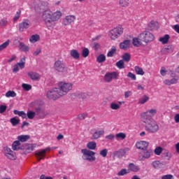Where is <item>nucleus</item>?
Wrapping results in <instances>:
<instances>
[{
  "instance_id": "f257e3e1",
  "label": "nucleus",
  "mask_w": 179,
  "mask_h": 179,
  "mask_svg": "<svg viewBox=\"0 0 179 179\" xmlns=\"http://www.w3.org/2000/svg\"><path fill=\"white\" fill-rule=\"evenodd\" d=\"M62 17V13L59 10L52 13L51 10H45L42 15V20L45 22V24L48 29H54L55 27V22H58Z\"/></svg>"
},
{
  "instance_id": "f03ea898",
  "label": "nucleus",
  "mask_w": 179,
  "mask_h": 179,
  "mask_svg": "<svg viewBox=\"0 0 179 179\" xmlns=\"http://www.w3.org/2000/svg\"><path fill=\"white\" fill-rule=\"evenodd\" d=\"M144 124H145V129L147 132L150 134H156L159 131V124L153 119H148L143 120Z\"/></svg>"
},
{
  "instance_id": "7ed1b4c3",
  "label": "nucleus",
  "mask_w": 179,
  "mask_h": 179,
  "mask_svg": "<svg viewBox=\"0 0 179 179\" xmlns=\"http://www.w3.org/2000/svg\"><path fill=\"white\" fill-rule=\"evenodd\" d=\"M57 89H59V94L62 96H66L73 89V84L72 83L59 82Z\"/></svg>"
},
{
  "instance_id": "20e7f679",
  "label": "nucleus",
  "mask_w": 179,
  "mask_h": 179,
  "mask_svg": "<svg viewBox=\"0 0 179 179\" xmlns=\"http://www.w3.org/2000/svg\"><path fill=\"white\" fill-rule=\"evenodd\" d=\"M30 6L34 8L35 10H45L48 9V2L40 1V0H32L29 3Z\"/></svg>"
},
{
  "instance_id": "39448f33",
  "label": "nucleus",
  "mask_w": 179,
  "mask_h": 179,
  "mask_svg": "<svg viewBox=\"0 0 179 179\" xmlns=\"http://www.w3.org/2000/svg\"><path fill=\"white\" fill-rule=\"evenodd\" d=\"M138 38L141 41L148 44V43H152V41H154L155 35L149 31H144L138 35Z\"/></svg>"
},
{
  "instance_id": "423d86ee",
  "label": "nucleus",
  "mask_w": 179,
  "mask_h": 179,
  "mask_svg": "<svg viewBox=\"0 0 179 179\" xmlns=\"http://www.w3.org/2000/svg\"><path fill=\"white\" fill-rule=\"evenodd\" d=\"M53 68L55 71L59 73H64V72H66V65L62 60H57L55 62Z\"/></svg>"
},
{
  "instance_id": "0eeeda50",
  "label": "nucleus",
  "mask_w": 179,
  "mask_h": 179,
  "mask_svg": "<svg viewBox=\"0 0 179 179\" xmlns=\"http://www.w3.org/2000/svg\"><path fill=\"white\" fill-rule=\"evenodd\" d=\"M122 33H124V28L122 27H117L110 31L109 37H110L111 40H117Z\"/></svg>"
},
{
  "instance_id": "6e6552de",
  "label": "nucleus",
  "mask_w": 179,
  "mask_h": 179,
  "mask_svg": "<svg viewBox=\"0 0 179 179\" xmlns=\"http://www.w3.org/2000/svg\"><path fill=\"white\" fill-rule=\"evenodd\" d=\"M81 152L83 155V159L84 160H88V162H94V160H96V157H94L96 152L87 149H83Z\"/></svg>"
},
{
  "instance_id": "1a4fd4ad",
  "label": "nucleus",
  "mask_w": 179,
  "mask_h": 179,
  "mask_svg": "<svg viewBox=\"0 0 179 179\" xmlns=\"http://www.w3.org/2000/svg\"><path fill=\"white\" fill-rule=\"evenodd\" d=\"M47 97L50 99V100H57V99H59V97H62V96L59 94V90L57 87L48 91Z\"/></svg>"
},
{
  "instance_id": "9d476101",
  "label": "nucleus",
  "mask_w": 179,
  "mask_h": 179,
  "mask_svg": "<svg viewBox=\"0 0 179 179\" xmlns=\"http://www.w3.org/2000/svg\"><path fill=\"white\" fill-rule=\"evenodd\" d=\"M103 79L107 83H110L113 80L118 79V73L117 71L108 72L105 74Z\"/></svg>"
},
{
  "instance_id": "9b49d317",
  "label": "nucleus",
  "mask_w": 179,
  "mask_h": 179,
  "mask_svg": "<svg viewBox=\"0 0 179 179\" xmlns=\"http://www.w3.org/2000/svg\"><path fill=\"white\" fill-rule=\"evenodd\" d=\"M157 113V110L156 109H151L148 110L146 112L143 113L141 115L143 121H145L146 120H153L152 117H155Z\"/></svg>"
},
{
  "instance_id": "f8f14e48",
  "label": "nucleus",
  "mask_w": 179,
  "mask_h": 179,
  "mask_svg": "<svg viewBox=\"0 0 179 179\" xmlns=\"http://www.w3.org/2000/svg\"><path fill=\"white\" fill-rule=\"evenodd\" d=\"M75 20H76V16L73 15H69L63 18L62 24L63 26H69V24H72V23H74Z\"/></svg>"
},
{
  "instance_id": "ddd939ff",
  "label": "nucleus",
  "mask_w": 179,
  "mask_h": 179,
  "mask_svg": "<svg viewBox=\"0 0 179 179\" xmlns=\"http://www.w3.org/2000/svg\"><path fill=\"white\" fill-rule=\"evenodd\" d=\"M152 155L153 150H148V148H146L140 152L139 159L140 160H145V159H149Z\"/></svg>"
},
{
  "instance_id": "4468645a",
  "label": "nucleus",
  "mask_w": 179,
  "mask_h": 179,
  "mask_svg": "<svg viewBox=\"0 0 179 179\" xmlns=\"http://www.w3.org/2000/svg\"><path fill=\"white\" fill-rule=\"evenodd\" d=\"M30 27V21L28 20H24L19 24V30L22 32L24 30H27Z\"/></svg>"
},
{
  "instance_id": "2eb2a0df",
  "label": "nucleus",
  "mask_w": 179,
  "mask_h": 179,
  "mask_svg": "<svg viewBox=\"0 0 179 179\" xmlns=\"http://www.w3.org/2000/svg\"><path fill=\"white\" fill-rule=\"evenodd\" d=\"M148 146H149V143L147 141H138L136 143V148L137 149H140L142 151L148 149Z\"/></svg>"
},
{
  "instance_id": "dca6fc26",
  "label": "nucleus",
  "mask_w": 179,
  "mask_h": 179,
  "mask_svg": "<svg viewBox=\"0 0 179 179\" xmlns=\"http://www.w3.org/2000/svg\"><path fill=\"white\" fill-rule=\"evenodd\" d=\"M179 77L176 76L175 78H173L172 79H166L164 80V85H166V86H171V85H177L178 83Z\"/></svg>"
},
{
  "instance_id": "f3484780",
  "label": "nucleus",
  "mask_w": 179,
  "mask_h": 179,
  "mask_svg": "<svg viewBox=\"0 0 179 179\" xmlns=\"http://www.w3.org/2000/svg\"><path fill=\"white\" fill-rule=\"evenodd\" d=\"M36 114L39 117V118L43 119L45 118L47 116V114L45 113V110L44 109H42L41 108H35Z\"/></svg>"
},
{
  "instance_id": "a211bd4d",
  "label": "nucleus",
  "mask_w": 179,
  "mask_h": 179,
  "mask_svg": "<svg viewBox=\"0 0 179 179\" xmlns=\"http://www.w3.org/2000/svg\"><path fill=\"white\" fill-rule=\"evenodd\" d=\"M131 47V41L129 40H124L123 42L120 43V48L121 50H124L127 51Z\"/></svg>"
},
{
  "instance_id": "6ab92c4d",
  "label": "nucleus",
  "mask_w": 179,
  "mask_h": 179,
  "mask_svg": "<svg viewBox=\"0 0 179 179\" xmlns=\"http://www.w3.org/2000/svg\"><path fill=\"white\" fill-rule=\"evenodd\" d=\"M35 156L37 158L38 162H41L43 159H45V152L43 150L35 152Z\"/></svg>"
},
{
  "instance_id": "aec40b11",
  "label": "nucleus",
  "mask_w": 179,
  "mask_h": 179,
  "mask_svg": "<svg viewBox=\"0 0 179 179\" xmlns=\"http://www.w3.org/2000/svg\"><path fill=\"white\" fill-rule=\"evenodd\" d=\"M28 76L31 79V80H38L41 76L38 73H36L34 71H29L28 72Z\"/></svg>"
},
{
  "instance_id": "412c9836",
  "label": "nucleus",
  "mask_w": 179,
  "mask_h": 179,
  "mask_svg": "<svg viewBox=\"0 0 179 179\" xmlns=\"http://www.w3.org/2000/svg\"><path fill=\"white\" fill-rule=\"evenodd\" d=\"M127 152H129V148L120 149L118 151H116L115 155L117 157H124L127 155Z\"/></svg>"
},
{
  "instance_id": "4be33fe9",
  "label": "nucleus",
  "mask_w": 179,
  "mask_h": 179,
  "mask_svg": "<svg viewBox=\"0 0 179 179\" xmlns=\"http://www.w3.org/2000/svg\"><path fill=\"white\" fill-rule=\"evenodd\" d=\"M101 135H104V130H101V131H95L92 137H91V139L92 141H95L96 139H99V138H100L101 136Z\"/></svg>"
},
{
  "instance_id": "5701e85b",
  "label": "nucleus",
  "mask_w": 179,
  "mask_h": 179,
  "mask_svg": "<svg viewBox=\"0 0 179 179\" xmlns=\"http://www.w3.org/2000/svg\"><path fill=\"white\" fill-rule=\"evenodd\" d=\"M70 55L74 59H79L80 55L79 54V52L77 50L73 49L70 51Z\"/></svg>"
},
{
  "instance_id": "b1692460",
  "label": "nucleus",
  "mask_w": 179,
  "mask_h": 179,
  "mask_svg": "<svg viewBox=\"0 0 179 179\" xmlns=\"http://www.w3.org/2000/svg\"><path fill=\"white\" fill-rule=\"evenodd\" d=\"M148 30H157L158 27H157V22H155V21H151L148 25Z\"/></svg>"
},
{
  "instance_id": "393cba45",
  "label": "nucleus",
  "mask_w": 179,
  "mask_h": 179,
  "mask_svg": "<svg viewBox=\"0 0 179 179\" xmlns=\"http://www.w3.org/2000/svg\"><path fill=\"white\" fill-rule=\"evenodd\" d=\"M19 48L21 50V51H23V52H27L30 50V47H29V45H24L23 42L20 43Z\"/></svg>"
},
{
  "instance_id": "a878e982",
  "label": "nucleus",
  "mask_w": 179,
  "mask_h": 179,
  "mask_svg": "<svg viewBox=\"0 0 179 179\" xmlns=\"http://www.w3.org/2000/svg\"><path fill=\"white\" fill-rule=\"evenodd\" d=\"M121 104H122L121 101H119V103H117L115 102H111L110 105V108H111V110H120Z\"/></svg>"
},
{
  "instance_id": "bb28decb",
  "label": "nucleus",
  "mask_w": 179,
  "mask_h": 179,
  "mask_svg": "<svg viewBox=\"0 0 179 179\" xmlns=\"http://www.w3.org/2000/svg\"><path fill=\"white\" fill-rule=\"evenodd\" d=\"M129 170L134 173H138L140 169L139 166L135 165L134 163H131L129 164Z\"/></svg>"
},
{
  "instance_id": "cd10ccee",
  "label": "nucleus",
  "mask_w": 179,
  "mask_h": 179,
  "mask_svg": "<svg viewBox=\"0 0 179 179\" xmlns=\"http://www.w3.org/2000/svg\"><path fill=\"white\" fill-rule=\"evenodd\" d=\"M30 43L34 44V43H37V41H40V35L34 34L30 36L29 38Z\"/></svg>"
},
{
  "instance_id": "c85d7f7f",
  "label": "nucleus",
  "mask_w": 179,
  "mask_h": 179,
  "mask_svg": "<svg viewBox=\"0 0 179 179\" xmlns=\"http://www.w3.org/2000/svg\"><path fill=\"white\" fill-rule=\"evenodd\" d=\"M119 6L120 8H128L129 6V0H120Z\"/></svg>"
},
{
  "instance_id": "c756f323",
  "label": "nucleus",
  "mask_w": 179,
  "mask_h": 179,
  "mask_svg": "<svg viewBox=\"0 0 179 179\" xmlns=\"http://www.w3.org/2000/svg\"><path fill=\"white\" fill-rule=\"evenodd\" d=\"M127 138V134L125 133H118L115 134V139L116 141H124Z\"/></svg>"
},
{
  "instance_id": "7c9ffc66",
  "label": "nucleus",
  "mask_w": 179,
  "mask_h": 179,
  "mask_svg": "<svg viewBox=\"0 0 179 179\" xmlns=\"http://www.w3.org/2000/svg\"><path fill=\"white\" fill-rule=\"evenodd\" d=\"M169 40H170V35L166 34L164 35V37L159 38V41H160V43H162V44H167Z\"/></svg>"
},
{
  "instance_id": "2f4dec72",
  "label": "nucleus",
  "mask_w": 179,
  "mask_h": 179,
  "mask_svg": "<svg viewBox=\"0 0 179 179\" xmlns=\"http://www.w3.org/2000/svg\"><path fill=\"white\" fill-rule=\"evenodd\" d=\"M16 64L20 68V69H24V65H26V57L21 58L20 62Z\"/></svg>"
},
{
  "instance_id": "473e14b6",
  "label": "nucleus",
  "mask_w": 179,
  "mask_h": 179,
  "mask_svg": "<svg viewBox=\"0 0 179 179\" xmlns=\"http://www.w3.org/2000/svg\"><path fill=\"white\" fill-rule=\"evenodd\" d=\"M17 139L20 142H27L30 139V136L29 135H20L18 136Z\"/></svg>"
},
{
  "instance_id": "72a5a7b5",
  "label": "nucleus",
  "mask_w": 179,
  "mask_h": 179,
  "mask_svg": "<svg viewBox=\"0 0 179 179\" xmlns=\"http://www.w3.org/2000/svg\"><path fill=\"white\" fill-rule=\"evenodd\" d=\"M14 114L15 115H18L19 117H22L23 119H25V120L27 119V114L23 110L19 111L17 110H14Z\"/></svg>"
},
{
  "instance_id": "f704fd0d",
  "label": "nucleus",
  "mask_w": 179,
  "mask_h": 179,
  "mask_svg": "<svg viewBox=\"0 0 179 179\" xmlns=\"http://www.w3.org/2000/svg\"><path fill=\"white\" fill-rule=\"evenodd\" d=\"M87 148L90 150H94L97 148V144L94 141H90L87 144Z\"/></svg>"
},
{
  "instance_id": "c9c22d12",
  "label": "nucleus",
  "mask_w": 179,
  "mask_h": 179,
  "mask_svg": "<svg viewBox=\"0 0 179 179\" xmlns=\"http://www.w3.org/2000/svg\"><path fill=\"white\" fill-rule=\"evenodd\" d=\"M135 72L137 75H145V71H143V69L138 66H136L135 68Z\"/></svg>"
},
{
  "instance_id": "e433bc0d",
  "label": "nucleus",
  "mask_w": 179,
  "mask_h": 179,
  "mask_svg": "<svg viewBox=\"0 0 179 179\" xmlns=\"http://www.w3.org/2000/svg\"><path fill=\"white\" fill-rule=\"evenodd\" d=\"M19 146H20V141H14L12 145L13 150H19L20 149Z\"/></svg>"
},
{
  "instance_id": "4c0bfd02",
  "label": "nucleus",
  "mask_w": 179,
  "mask_h": 179,
  "mask_svg": "<svg viewBox=\"0 0 179 179\" xmlns=\"http://www.w3.org/2000/svg\"><path fill=\"white\" fill-rule=\"evenodd\" d=\"M116 66L118 68V69H124L125 64H124V60H120L117 62Z\"/></svg>"
},
{
  "instance_id": "58836bf2",
  "label": "nucleus",
  "mask_w": 179,
  "mask_h": 179,
  "mask_svg": "<svg viewBox=\"0 0 179 179\" xmlns=\"http://www.w3.org/2000/svg\"><path fill=\"white\" fill-rule=\"evenodd\" d=\"M152 164L155 169H162V167H163V164H162L160 161H155Z\"/></svg>"
},
{
  "instance_id": "ea45409f",
  "label": "nucleus",
  "mask_w": 179,
  "mask_h": 179,
  "mask_svg": "<svg viewBox=\"0 0 179 179\" xmlns=\"http://www.w3.org/2000/svg\"><path fill=\"white\" fill-rule=\"evenodd\" d=\"M97 62L99 64H101V62H104L106 61V55L103 54L99 55L96 58Z\"/></svg>"
},
{
  "instance_id": "a19ab883",
  "label": "nucleus",
  "mask_w": 179,
  "mask_h": 179,
  "mask_svg": "<svg viewBox=\"0 0 179 179\" xmlns=\"http://www.w3.org/2000/svg\"><path fill=\"white\" fill-rule=\"evenodd\" d=\"M117 52V48L115 46H113L110 50L107 53V57H114V53Z\"/></svg>"
},
{
  "instance_id": "79ce46f5",
  "label": "nucleus",
  "mask_w": 179,
  "mask_h": 179,
  "mask_svg": "<svg viewBox=\"0 0 179 179\" xmlns=\"http://www.w3.org/2000/svg\"><path fill=\"white\" fill-rule=\"evenodd\" d=\"M27 117L29 120H33L34 117H36V112H33L31 110H28L27 113Z\"/></svg>"
},
{
  "instance_id": "37998d69",
  "label": "nucleus",
  "mask_w": 179,
  "mask_h": 179,
  "mask_svg": "<svg viewBox=\"0 0 179 179\" xmlns=\"http://www.w3.org/2000/svg\"><path fill=\"white\" fill-rule=\"evenodd\" d=\"M10 122L12 124L13 127H16V125L19 124V122H20V120L17 119L16 117H12L10 120Z\"/></svg>"
},
{
  "instance_id": "c03bdc74",
  "label": "nucleus",
  "mask_w": 179,
  "mask_h": 179,
  "mask_svg": "<svg viewBox=\"0 0 179 179\" xmlns=\"http://www.w3.org/2000/svg\"><path fill=\"white\" fill-rule=\"evenodd\" d=\"M139 40H141V39H139L138 38H133L132 44H133V45H134V47H139V45H141V44H142V43Z\"/></svg>"
},
{
  "instance_id": "a18cd8bd",
  "label": "nucleus",
  "mask_w": 179,
  "mask_h": 179,
  "mask_svg": "<svg viewBox=\"0 0 179 179\" xmlns=\"http://www.w3.org/2000/svg\"><path fill=\"white\" fill-rule=\"evenodd\" d=\"M89 54H90V51H89L87 48H85L82 51L83 58H87V57H89Z\"/></svg>"
},
{
  "instance_id": "49530a36",
  "label": "nucleus",
  "mask_w": 179,
  "mask_h": 179,
  "mask_svg": "<svg viewBox=\"0 0 179 179\" xmlns=\"http://www.w3.org/2000/svg\"><path fill=\"white\" fill-rule=\"evenodd\" d=\"M122 61H125V62H129L131 61V55L129 53H125L122 56Z\"/></svg>"
},
{
  "instance_id": "de8ad7c7",
  "label": "nucleus",
  "mask_w": 179,
  "mask_h": 179,
  "mask_svg": "<svg viewBox=\"0 0 179 179\" xmlns=\"http://www.w3.org/2000/svg\"><path fill=\"white\" fill-rule=\"evenodd\" d=\"M149 100V96L144 95L143 98L140 99L138 103L140 104H145Z\"/></svg>"
},
{
  "instance_id": "09e8293b",
  "label": "nucleus",
  "mask_w": 179,
  "mask_h": 179,
  "mask_svg": "<svg viewBox=\"0 0 179 179\" xmlns=\"http://www.w3.org/2000/svg\"><path fill=\"white\" fill-rule=\"evenodd\" d=\"M6 97H16V92L10 90L6 93Z\"/></svg>"
},
{
  "instance_id": "8fccbe9b",
  "label": "nucleus",
  "mask_w": 179,
  "mask_h": 179,
  "mask_svg": "<svg viewBox=\"0 0 179 179\" xmlns=\"http://www.w3.org/2000/svg\"><path fill=\"white\" fill-rule=\"evenodd\" d=\"M22 13V11L20 10H18L13 18V22H17V20H19V19L20 18V14Z\"/></svg>"
},
{
  "instance_id": "3c124183",
  "label": "nucleus",
  "mask_w": 179,
  "mask_h": 179,
  "mask_svg": "<svg viewBox=\"0 0 179 179\" xmlns=\"http://www.w3.org/2000/svg\"><path fill=\"white\" fill-rule=\"evenodd\" d=\"M162 152H163V148H162V147H157L154 150V153H155L157 156H160Z\"/></svg>"
},
{
  "instance_id": "603ef678",
  "label": "nucleus",
  "mask_w": 179,
  "mask_h": 179,
  "mask_svg": "<svg viewBox=\"0 0 179 179\" xmlns=\"http://www.w3.org/2000/svg\"><path fill=\"white\" fill-rule=\"evenodd\" d=\"M6 157L9 159L10 160H16V153L14 152H11L8 155H6Z\"/></svg>"
},
{
  "instance_id": "864d4df0",
  "label": "nucleus",
  "mask_w": 179,
  "mask_h": 179,
  "mask_svg": "<svg viewBox=\"0 0 179 179\" xmlns=\"http://www.w3.org/2000/svg\"><path fill=\"white\" fill-rule=\"evenodd\" d=\"M9 43H10V41L8 40V41L4 42L3 44L0 45V51L5 50V48H6V47H8V45H9Z\"/></svg>"
},
{
  "instance_id": "5fc2aeb1",
  "label": "nucleus",
  "mask_w": 179,
  "mask_h": 179,
  "mask_svg": "<svg viewBox=\"0 0 179 179\" xmlns=\"http://www.w3.org/2000/svg\"><path fill=\"white\" fill-rule=\"evenodd\" d=\"M22 89H24V90H26V92H29V90H31V85L29 84L23 83L22 85Z\"/></svg>"
},
{
  "instance_id": "6e6d98bb",
  "label": "nucleus",
  "mask_w": 179,
  "mask_h": 179,
  "mask_svg": "<svg viewBox=\"0 0 179 179\" xmlns=\"http://www.w3.org/2000/svg\"><path fill=\"white\" fill-rule=\"evenodd\" d=\"M108 153V150L106 148L100 151L99 155L102 156V157H107V155Z\"/></svg>"
},
{
  "instance_id": "4d7b16f0",
  "label": "nucleus",
  "mask_w": 179,
  "mask_h": 179,
  "mask_svg": "<svg viewBox=\"0 0 179 179\" xmlns=\"http://www.w3.org/2000/svg\"><path fill=\"white\" fill-rule=\"evenodd\" d=\"M86 118H87V113H81L77 116L78 120H85Z\"/></svg>"
},
{
  "instance_id": "13d9d810",
  "label": "nucleus",
  "mask_w": 179,
  "mask_h": 179,
  "mask_svg": "<svg viewBox=\"0 0 179 179\" xmlns=\"http://www.w3.org/2000/svg\"><path fill=\"white\" fill-rule=\"evenodd\" d=\"M129 171H127V169H122L117 173V176H125V174H128Z\"/></svg>"
},
{
  "instance_id": "bf43d9fd",
  "label": "nucleus",
  "mask_w": 179,
  "mask_h": 179,
  "mask_svg": "<svg viewBox=\"0 0 179 179\" xmlns=\"http://www.w3.org/2000/svg\"><path fill=\"white\" fill-rule=\"evenodd\" d=\"M127 77L130 78V79H132V80H136V76L134 74V73L129 72L127 74Z\"/></svg>"
},
{
  "instance_id": "052dcab7",
  "label": "nucleus",
  "mask_w": 179,
  "mask_h": 179,
  "mask_svg": "<svg viewBox=\"0 0 179 179\" xmlns=\"http://www.w3.org/2000/svg\"><path fill=\"white\" fill-rule=\"evenodd\" d=\"M160 74L162 76H166L167 75V70H166V68L164 66H162L160 70Z\"/></svg>"
},
{
  "instance_id": "680f3d73",
  "label": "nucleus",
  "mask_w": 179,
  "mask_h": 179,
  "mask_svg": "<svg viewBox=\"0 0 179 179\" xmlns=\"http://www.w3.org/2000/svg\"><path fill=\"white\" fill-rule=\"evenodd\" d=\"M13 151H12V150H10V148L6 147L5 149H4V155L5 156H8L9 154H11Z\"/></svg>"
},
{
  "instance_id": "e2e57ef3",
  "label": "nucleus",
  "mask_w": 179,
  "mask_h": 179,
  "mask_svg": "<svg viewBox=\"0 0 179 179\" xmlns=\"http://www.w3.org/2000/svg\"><path fill=\"white\" fill-rule=\"evenodd\" d=\"M34 148H36V146H34V145L29 144L27 148V152H29L30 153V152H33V150H34Z\"/></svg>"
},
{
  "instance_id": "0e129e2a",
  "label": "nucleus",
  "mask_w": 179,
  "mask_h": 179,
  "mask_svg": "<svg viewBox=\"0 0 179 179\" xmlns=\"http://www.w3.org/2000/svg\"><path fill=\"white\" fill-rule=\"evenodd\" d=\"M7 106L5 105L0 106V114H3L6 111Z\"/></svg>"
},
{
  "instance_id": "69168bd1",
  "label": "nucleus",
  "mask_w": 179,
  "mask_h": 179,
  "mask_svg": "<svg viewBox=\"0 0 179 179\" xmlns=\"http://www.w3.org/2000/svg\"><path fill=\"white\" fill-rule=\"evenodd\" d=\"M164 155H165L166 160H170V159L171 158V154L168 150H165V152H164Z\"/></svg>"
},
{
  "instance_id": "338daca9",
  "label": "nucleus",
  "mask_w": 179,
  "mask_h": 179,
  "mask_svg": "<svg viewBox=\"0 0 179 179\" xmlns=\"http://www.w3.org/2000/svg\"><path fill=\"white\" fill-rule=\"evenodd\" d=\"M162 179H173V175H164L162 177Z\"/></svg>"
},
{
  "instance_id": "774afa93",
  "label": "nucleus",
  "mask_w": 179,
  "mask_h": 179,
  "mask_svg": "<svg viewBox=\"0 0 179 179\" xmlns=\"http://www.w3.org/2000/svg\"><path fill=\"white\" fill-rule=\"evenodd\" d=\"M173 30L179 34V25L176 24L173 27Z\"/></svg>"
}]
</instances>
